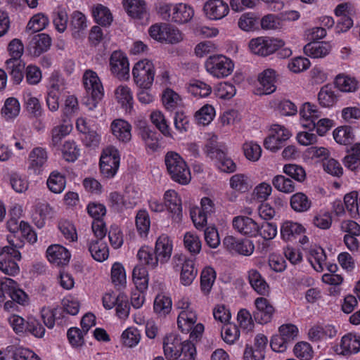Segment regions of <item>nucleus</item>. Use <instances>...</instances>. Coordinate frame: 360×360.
I'll return each mask as SVG.
<instances>
[{"instance_id": "1", "label": "nucleus", "mask_w": 360, "mask_h": 360, "mask_svg": "<svg viewBox=\"0 0 360 360\" xmlns=\"http://www.w3.org/2000/svg\"><path fill=\"white\" fill-rule=\"evenodd\" d=\"M155 11L163 20L177 25L189 22L195 15L192 6L186 3L159 1L155 4Z\"/></svg>"}, {"instance_id": "2", "label": "nucleus", "mask_w": 360, "mask_h": 360, "mask_svg": "<svg viewBox=\"0 0 360 360\" xmlns=\"http://www.w3.org/2000/svg\"><path fill=\"white\" fill-rule=\"evenodd\" d=\"M83 84L86 95L82 98V104L89 111L94 110L104 96V88L97 73L87 70L83 75Z\"/></svg>"}, {"instance_id": "3", "label": "nucleus", "mask_w": 360, "mask_h": 360, "mask_svg": "<svg viewBox=\"0 0 360 360\" xmlns=\"http://www.w3.org/2000/svg\"><path fill=\"white\" fill-rule=\"evenodd\" d=\"M167 172L171 179L181 185H187L191 180L190 168L185 160L176 152L169 151L165 156Z\"/></svg>"}, {"instance_id": "4", "label": "nucleus", "mask_w": 360, "mask_h": 360, "mask_svg": "<svg viewBox=\"0 0 360 360\" xmlns=\"http://www.w3.org/2000/svg\"><path fill=\"white\" fill-rule=\"evenodd\" d=\"M206 71L213 77L224 79L231 75L235 68L233 61L222 54L210 56L205 63Z\"/></svg>"}, {"instance_id": "5", "label": "nucleus", "mask_w": 360, "mask_h": 360, "mask_svg": "<svg viewBox=\"0 0 360 360\" xmlns=\"http://www.w3.org/2000/svg\"><path fill=\"white\" fill-rule=\"evenodd\" d=\"M155 75L153 63L143 59L135 63L132 68L134 83L141 89H148L152 85Z\"/></svg>"}, {"instance_id": "6", "label": "nucleus", "mask_w": 360, "mask_h": 360, "mask_svg": "<svg viewBox=\"0 0 360 360\" xmlns=\"http://www.w3.org/2000/svg\"><path fill=\"white\" fill-rule=\"evenodd\" d=\"M120 153L114 146L103 149L100 158V169L102 175L111 179L117 174L120 166Z\"/></svg>"}, {"instance_id": "7", "label": "nucleus", "mask_w": 360, "mask_h": 360, "mask_svg": "<svg viewBox=\"0 0 360 360\" xmlns=\"http://www.w3.org/2000/svg\"><path fill=\"white\" fill-rule=\"evenodd\" d=\"M205 150L207 155L211 159L214 160L215 165L220 171L226 173H232L236 171V165L234 162L217 143L210 141L206 144Z\"/></svg>"}, {"instance_id": "8", "label": "nucleus", "mask_w": 360, "mask_h": 360, "mask_svg": "<svg viewBox=\"0 0 360 360\" xmlns=\"http://www.w3.org/2000/svg\"><path fill=\"white\" fill-rule=\"evenodd\" d=\"M138 199L139 193L132 187H127L124 195L113 191L110 193L108 196L109 205L117 210L134 207L136 205Z\"/></svg>"}, {"instance_id": "9", "label": "nucleus", "mask_w": 360, "mask_h": 360, "mask_svg": "<svg viewBox=\"0 0 360 360\" xmlns=\"http://www.w3.org/2000/svg\"><path fill=\"white\" fill-rule=\"evenodd\" d=\"M283 44V41L280 39L258 37L250 41L249 49L254 54L266 56L275 52Z\"/></svg>"}, {"instance_id": "10", "label": "nucleus", "mask_w": 360, "mask_h": 360, "mask_svg": "<svg viewBox=\"0 0 360 360\" xmlns=\"http://www.w3.org/2000/svg\"><path fill=\"white\" fill-rule=\"evenodd\" d=\"M110 70L119 79L129 77V63L127 56L120 51H115L110 57Z\"/></svg>"}, {"instance_id": "11", "label": "nucleus", "mask_w": 360, "mask_h": 360, "mask_svg": "<svg viewBox=\"0 0 360 360\" xmlns=\"http://www.w3.org/2000/svg\"><path fill=\"white\" fill-rule=\"evenodd\" d=\"M223 245L232 253L243 256L251 255L255 250L253 242L246 238H238L233 236H227L223 239Z\"/></svg>"}, {"instance_id": "12", "label": "nucleus", "mask_w": 360, "mask_h": 360, "mask_svg": "<svg viewBox=\"0 0 360 360\" xmlns=\"http://www.w3.org/2000/svg\"><path fill=\"white\" fill-rule=\"evenodd\" d=\"M165 208L170 212L172 219L179 223L182 219V202L178 193L174 190L165 191L163 196Z\"/></svg>"}, {"instance_id": "13", "label": "nucleus", "mask_w": 360, "mask_h": 360, "mask_svg": "<svg viewBox=\"0 0 360 360\" xmlns=\"http://www.w3.org/2000/svg\"><path fill=\"white\" fill-rule=\"evenodd\" d=\"M300 123L309 130L315 129V122L321 117V111L315 104L307 102L300 109Z\"/></svg>"}, {"instance_id": "14", "label": "nucleus", "mask_w": 360, "mask_h": 360, "mask_svg": "<svg viewBox=\"0 0 360 360\" xmlns=\"http://www.w3.org/2000/svg\"><path fill=\"white\" fill-rule=\"evenodd\" d=\"M205 16L210 20H219L229 13V6L223 0H207L203 5Z\"/></svg>"}, {"instance_id": "15", "label": "nucleus", "mask_w": 360, "mask_h": 360, "mask_svg": "<svg viewBox=\"0 0 360 360\" xmlns=\"http://www.w3.org/2000/svg\"><path fill=\"white\" fill-rule=\"evenodd\" d=\"M0 292L18 304H24L27 301V295L12 278H3L0 280Z\"/></svg>"}, {"instance_id": "16", "label": "nucleus", "mask_w": 360, "mask_h": 360, "mask_svg": "<svg viewBox=\"0 0 360 360\" xmlns=\"http://www.w3.org/2000/svg\"><path fill=\"white\" fill-rule=\"evenodd\" d=\"M255 310L253 316L255 321L260 324H265L271 321L275 309L270 302L264 297H259L255 300Z\"/></svg>"}, {"instance_id": "17", "label": "nucleus", "mask_w": 360, "mask_h": 360, "mask_svg": "<svg viewBox=\"0 0 360 360\" xmlns=\"http://www.w3.org/2000/svg\"><path fill=\"white\" fill-rule=\"evenodd\" d=\"M232 225L237 232L243 236L256 237L259 234V224L249 217H235L232 220Z\"/></svg>"}, {"instance_id": "18", "label": "nucleus", "mask_w": 360, "mask_h": 360, "mask_svg": "<svg viewBox=\"0 0 360 360\" xmlns=\"http://www.w3.org/2000/svg\"><path fill=\"white\" fill-rule=\"evenodd\" d=\"M48 158L45 148H34L28 155V169L34 174H40L46 165Z\"/></svg>"}, {"instance_id": "19", "label": "nucleus", "mask_w": 360, "mask_h": 360, "mask_svg": "<svg viewBox=\"0 0 360 360\" xmlns=\"http://www.w3.org/2000/svg\"><path fill=\"white\" fill-rule=\"evenodd\" d=\"M71 254L65 247L54 244L50 245L46 250L48 261L56 266L67 265L70 259Z\"/></svg>"}, {"instance_id": "20", "label": "nucleus", "mask_w": 360, "mask_h": 360, "mask_svg": "<svg viewBox=\"0 0 360 360\" xmlns=\"http://www.w3.org/2000/svg\"><path fill=\"white\" fill-rule=\"evenodd\" d=\"M173 251V241L167 234H161L156 240L155 254L161 264L167 263L171 258Z\"/></svg>"}, {"instance_id": "21", "label": "nucleus", "mask_w": 360, "mask_h": 360, "mask_svg": "<svg viewBox=\"0 0 360 360\" xmlns=\"http://www.w3.org/2000/svg\"><path fill=\"white\" fill-rule=\"evenodd\" d=\"M338 354L349 356L360 352V336L354 333H347L340 340V347L336 349Z\"/></svg>"}, {"instance_id": "22", "label": "nucleus", "mask_w": 360, "mask_h": 360, "mask_svg": "<svg viewBox=\"0 0 360 360\" xmlns=\"http://www.w3.org/2000/svg\"><path fill=\"white\" fill-rule=\"evenodd\" d=\"M51 45V38L45 33L34 35L30 40L27 49L34 56H39L47 51Z\"/></svg>"}, {"instance_id": "23", "label": "nucleus", "mask_w": 360, "mask_h": 360, "mask_svg": "<svg viewBox=\"0 0 360 360\" xmlns=\"http://www.w3.org/2000/svg\"><path fill=\"white\" fill-rule=\"evenodd\" d=\"M258 94H270L276 90V72L272 69L264 70L258 77Z\"/></svg>"}, {"instance_id": "24", "label": "nucleus", "mask_w": 360, "mask_h": 360, "mask_svg": "<svg viewBox=\"0 0 360 360\" xmlns=\"http://www.w3.org/2000/svg\"><path fill=\"white\" fill-rule=\"evenodd\" d=\"M335 86L341 92L353 93L359 89L358 79L346 73H339L334 79Z\"/></svg>"}, {"instance_id": "25", "label": "nucleus", "mask_w": 360, "mask_h": 360, "mask_svg": "<svg viewBox=\"0 0 360 360\" xmlns=\"http://www.w3.org/2000/svg\"><path fill=\"white\" fill-rule=\"evenodd\" d=\"M113 136L120 141L127 143L131 139V126L123 119H116L110 124Z\"/></svg>"}, {"instance_id": "26", "label": "nucleus", "mask_w": 360, "mask_h": 360, "mask_svg": "<svg viewBox=\"0 0 360 360\" xmlns=\"http://www.w3.org/2000/svg\"><path fill=\"white\" fill-rule=\"evenodd\" d=\"M181 342L175 334L167 335L163 341L164 354L168 360H174L180 356Z\"/></svg>"}, {"instance_id": "27", "label": "nucleus", "mask_w": 360, "mask_h": 360, "mask_svg": "<svg viewBox=\"0 0 360 360\" xmlns=\"http://www.w3.org/2000/svg\"><path fill=\"white\" fill-rule=\"evenodd\" d=\"M332 49L329 43L325 41L309 42L304 46V53L313 58H324L328 56Z\"/></svg>"}, {"instance_id": "28", "label": "nucleus", "mask_w": 360, "mask_h": 360, "mask_svg": "<svg viewBox=\"0 0 360 360\" xmlns=\"http://www.w3.org/2000/svg\"><path fill=\"white\" fill-rule=\"evenodd\" d=\"M248 278L251 287L257 293L262 296H266L269 294V285L257 270H249Z\"/></svg>"}, {"instance_id": "29", "label": "nucleus", "mask_w": 360, "mask_h": 360, "mask_svg": "<svg viewBox=\"0 0 360 360\" xmlns=\"http://www.w3.org/2000/svg\"><path fill=\"white\" fill-rule=\"evenodd\" d=\"M115 97L118 103L127 112L133 108V94L131 89L127 85H120L115 90Z\"/></svg>"}, {"instance_id": "30", "label": "nucleus", "mask_w": 360, "mask_h": 360, "mask_svg": "<svg viewBox=\"0 0 360 360\" xmlns=\"http://www.w3.org/2000/svg\"><path fill=\"white\" fill-rule=\"evenodd\" d=\"M304 231L305 229L301 224L292 221H285L281 226V238L286 241L292 240Z\"/></svg>"}, {"instance_id": "31", "label": "nucleus", "mask_w": 360, "mask_h": 360, "mask_svg": "<svg viewBox=\"0 0 360 360\" xmlns=\"http://www.w3.org/2000/svg\"><path fill=\"white\" fill-rule=\"evenodd\" d=\"M89 250L92 257L98 262H103L109 256L107 243L101 238L91 240L89 244Z\"/></svg>"}, {"instance_id": "32", "label": "nucleus", "mask_w": 360, "mask_h": 360, "mask_svg": "<svg viewBox=\"0 0 360 360\" xmlns=\"http://www.w3.org/2000/svg\"><path fill=\"white\" fill-rule=\"evenodd\" d=\"M123 5L128 15L133 18L142 19L147 15L143 0H124Z\"/></svg>"}, {"instance_id": "33", "label": "nucleus", "mask_w": 360, "mask_h": 360, "mask_svg": "<svg viewBox=\"0 0 360 360\" xmlns=\"http://www.w3.org/2000/svg\"><path fill=\"white\" fill-rule=\"evenodd\" d=\"M198 274L195 269L194 261L190 259H184L180 274V281L185 286L190 285Z\"/></svg>"}, {"instance_id": "34", "label": "nucleus", "mask_w": 360, "mask_h": 360, "mask_svg": "<svg viewBox=\"0 0 360 360\" xmlns=\"http://www.w3.org/2000/svg\"><path fill=\"white\" fill-rule=\"evenodd\" d=\"M52 208L47 202H38L36 204L32 213V219L39 228L44 226L45 220L51 215Z\"/></svg>"}, {"instance_id": "35", "label": "nucleus", "mask_w": 360, "mask_h": 360, "mask_svg": "<svg viewBox=\"0 0 360 360\" xmlns=\"http://www.w3.org/2000/svg\"><path fill=\"white\" fill-rule=\"evenodd\" d=\"M318 101L322 107L331 108L336 104L338 96L331 86L325 85L318 94Z\"/></svg>"}, {"instance_id": "36", "label": "nucleus", "mask_w": 360, "mask_h": 360, "mask_svg": "<svg viewBox=\"0 0 360 360\" xmlns=\"http://www.w3.org/2000/svg\"><path fill=\"white\" fill-rule=\"evenodd\" d=\"M92 15L95 21L103 26L110 25L112 21V15L110 10L102 4H97L92 8Z\"/></svg>"}, {"instance_id": "37", "label": "nucleus", "mask_w": 360, "mask_h": 360, "mask_svg": "<svg viewBox=\"0 0 360 360\" xmlns=\"http://www.w3.org/2000/svg\"><path fill=\"white\" fill-rule=\"evenodd\" d=\"M132 279L138 290H146L148 285V274L146 268L141 264L136 265L133 269Z\"/></svg>"}, {"instance_id": "38", "label": "nucleus", "mask_w": 360, "mask_h": 360, "mask_svg": "<svg viewBox=\"0 0 360 360\" xmlns=\"http://www.w3.org/2000/svg\"><path fill=\"white\" fill-rule=\"evenodd\" d=\"M326 259L325 252L321 248H314L310 250L308 260L316 271L321 272L323 270L326 266Z\"/></svg>"}, {"instance_id": "39", "label": "nucleus", "mask_w": 360, "mask_h": 360, "mask_svg": "<svg viewBox=\"0 0 360 360\" xmlns=\"http://www.w3.org/2000/svg\"><path fill=\"white\" fill-rule=\"evenodd\" d=\"M172 299L162 293L158 294L154 300L153 309L159 316H166L172 309Z\"/></svg>"}, {"instance_id": "40", "label": "nucleus", "mask_w": 360, "mask_h": 360, "mask_svg": "<svg viewBox=\"0 0 360 360\" xmlns=\"http://www.w3.org/2000/svg\"><path fill=\"white\" fill-rule=\"evenodd\" d=\"M7 240L10 246H0V256L3 253L9 254L17 260L21 259V254L18 249L24 246V243L19 238H15V236H8Z\"/></svg>"}, {"instance_id": "41", "label": "nucleus", "mask_w": 360, "mask_h": 360, "mask_svg": "<svg viewBox=\"0 0 360 360\" xmlns=\"http://www.w3.org/2000/svg\"><path fill=\"white\" fill-rule=\"evenodd\" d=\"M49 189L54 193H62L66 184V180L64 175L57 171L52 172L46 181Z\"/></svg>"}, {"instance_id": "42", "label": "nucleus", "mask_w": 360, "mask_h": 360, "mask_svg": "<svg viewBox=\"0 0 360 360\" xmlns=\"http://www.w3.org/2000/svg\"><path fill=\"white\" fill-rule=\"evenodd\" d=\"M188 93L194 96L207 97L212 92L211 86L200 80H191L186 84Z\"/></svg>"}, {"instance_id": "43", "label": "nucleus", "mask_w": 360, "mask_h": 360, "mask_svg": "<svg viewBox=\"0 0 360 360\" xmlns=\"http://www.w3.org/2000/svg\"><path fill=\"white\" fill-rule=\"evenodd\" d=\"M23 101L27 112L35 117L41 116L42 108L39 99L30 91L23 93Z\"/></svg>"}, {"instance_id": "44", "label": "nucleus", "mask_w": 360, "mask_h": 360, "mask_svg": "<svg viewBox=\"0 0 360 360\" xmlns=\"http://www.w3.org/2000/svg\"><path fill=\"white\" fill-rule=\"evenodd\" d=\"M20 111V105L18 100L14 97L8 98L1 108V115L6 120L16 117Z\"/></svg>"}, {"instance_id": "45", "label": "nucleus", "mask_w": 360, "mask_h": 360, "mask_svg": "<svg viewBox=\"0 0 360 360\" xmlns=\"http://www.w3.org/2000/svg\"><path fill=\"white\" fill-rule=\"evenodd\" d=\"M49 23V18L43 13L34 15L28 21L26 30L31 32H37L45 29Z\"/></svg>"}, {"instance_id": "46", "label": "nucleus", "mask_w": 360, "mask_h": 360, "mask_svg": "<svg viewBox=\"0 0 360 360\" xmlns=\"http://www.w3.org/2000/svg\"><path fill=\"white\" fill-rule=\"evenodd\" d=\"M15 260V259L9 254L0 257V271L11 276L17 275L20 272V267Z\"/></svg>"}, {"instance_id": "47", "label": "nucleus", "mask_w": 360, "mask_h": 360, "mask_svg": "<svg viewBox=\"0 0 360 360\" xmlns=\"http://www.w3.org/2000/svg\"><path fill=\"white\" fill-rule=\"evenodd\" d=\"M87 27L86 18L85 15L79 11H75L72 15L71 27L72 35L75 38H79L83 34V31Z\"/></svg>"}, {"instance_id": "48", "label": "nucleus", "mask_w": 360, "mask_h": 360, "mask_svg": "<svg viewBox=\"0 0 360 360\" xmlns=\"http://www.w3.org/2000/svg\"><path fill=\"white\" fill-rule=\"evenodd\" d=\"M238 25L243 31H255L259 29V19L255 13L248 12L240 17Z\"/></svg>"}, {"instance_id": "49", "label": "nucleus", "mask_w": 360, "mask_h": 360, "mask_svg": "<svg viewBox=\"0 0 360 360\" xmlns=\"http://www.w3.org/2000/svg\"><path fill=\"white\" fill-rule=\"evenodd\" d=\"M136 228L141 237L146 238L150 227V220L146 210H139L135 219Z\"/></svg>"}, {"instance_id": "50", "label": "nucleus", "mask_w": 360, "mask_h": 360, "mask_svg": "<svg viewBox=\"0 0 360 360\" xmlns=\"http://www.w3.org/2000/svg\"><path fill=\"white\" fill-rule=\"evenodd\" d=\"M229 185L232 189L240 193H245L251 187L248 176L241 173L233 175L230 178Z\"/></svg>"}, {"instance_id": "51", "label": "nucleus", "mask_w": 360, "mask_h": 360, "mask_svg": "<svg viewBox=\"0 0 360 360\" xmlns=\"http://www.w3.org/2000/svg\"><path fill=\"white\" fill-rule=\"evenodd\" d=\"M197 321L196 312L179 313L177 318L178 328L182 333H189Z\"/></svg>"}, {"instance_id": "52", "label": "nucleus", "mask_w": 360, "mask_h": 360, "mask_svg": "<svg viewBox=\"0 0 360 360\" xmlns=\"http://www.w3.org/2000/svg\"><path fill=\"white\" fill-rule=\"evenodd\" d=\"M215 279L216 272L212 267L203 269L200 275V288L204 294L207 295L210 292Z\"/></svg>"}, {"instance_id": "53", "label": "nucleus", "mask_w": 360, "mask_h": 360, "mask_svg": "<svg viewBox=\"0 0 360 360\" xmlns=\"http://www.w3.org/2000/svg\"><path fill=\"white\" fill-rule=\"evenodd\" d=\"M162 101L167 110L172 111L181 105V98L176 92L167 88L162 92Z\"/></svg>"}, {"instance_id": "54", "label": "nucleus", "mask_w": 360, "mask_h": 360, "mask_svg": "<svg viewBox=\"0 0 360 360\" xmlns=\"http://www.w3.org/2000/svg\"><path fill=\"white\" fill-rule=\"evenodd\" d=\"M261 28L266 31L280 30L283 26V22L280 15L267 14L259 20Z\"/></svg>"}, {"instance_id": "55", "label": "nucleus", "mask_w": 360, "mask_h": 360, "mask_svg": "<svg viewBox=\"0 0 360 360\" xmlns=\"http://www.w3.org/2000/svg\"><path fill=\"white\" fill-rule=\"evenodd\" d=\"M152 123L165 136L171 137L169 127L164 114L158 110H154L150 115Z\"/></svg>"}, {"instance_id": "56", "label": "nucleus", "mask_w": 360, "mask_h": 360, "mask_svg": "<svg viewBox=\"0 0 360 360\" xmlns=\"http://www.w3.org/2000/svg\"><path fill=\"white\" fill-rule=\"evenodd\" d=\"M290 206L296 212H306L311 207V201L303 193H296L290 198Z\"/></svg>"}, {"instance_id": "57", "label": "nucleus", "mask_w": 360, "mask_h": 360, "mask_svg": "<svg viewBox=\"0 0 360 360\" xmlns=\"http://www.w3.org/2000/svg\"><path fill=\"white\" fill-rule=\"evenodd\" d=\"M243 150L245 158L250 161L257 162L261 158L262 148L255 141H245L243 145Z\"/></svg>"}, {"instance_id": "58", "label": "nucleus", "mask_w": 360, "mask_h": 360, "mask_svg": "<svg viewBox=\"0 0 360 360\" xmlns=\"http://www.w3.org/2000/svg\"><path fill=\"white\" fill-rule=\"evenodd\" d=\"M8 50L11 58L6 60V65H14L13 63H18L24 51V46L21 41L18 39H13L8 44Z\"/></svg>"}, {"instance_id": "59", "label": "nucleus", "mask_w": 360, "mask_h": 360, "mask_svg": "<svg viewBox=\"0 0 360 360\" xmlns=\"http://www.w3.org/2000/svg\"><path fill=\"white\" fill-rule=\"evenodd\" d=\"M333 138L340 144L348 145L353 142L354 135L351 127H340L334 130Z\"/></svg>"}, {"instance_id": "60", "label": "nucleus", "mask_w": 360, "mask_h": 360, "mask_svg": "<svg viewBox=\"0 0 360 360\" xmlns=\"http://www.w3.org/2000/svg\"><path fill=\"white\" fill-rule=\"evenodd\" d=\"M215 117L214 108L209 104L203 105L195 114V118L199 124L207 125Z\"/></svg>"}, {"instance_id": "61", "label": "nucleus", "mask_w": 360, "mask_h": 360, "mask_svg": "<svg viewBox=\"0 0 360 360\" xmlns=\"http://www.w3.org/2000/svg\"><path fill=\"white\" fill-rule=\"evenodd\" d=\"M184 244L186 249L193 255H197L201 250V240L194 233L186 232L184 234Z\"/></svg>"}, {"instance_id": "62", "label": "nucleus", "mask_w": 360, "mask_h": 360, "mask_svg": "<svg viewBox=\"0 0 360 360\" xmlns=\"http://www.w3.org/2000/svg\"><path fill=\"white\" fill-rule=\"evenodd\" d=\"M121 338L124 345L128 347H134L140 342L141 334L137 328L129 327L122 332Z\"/></svg>"}, {"instance_id": "63", "label": "nucleus", "mask_w": 360, "mask_h": 360, "mask_svg": "<svg viewBox=\"0 0 360 360\" xmlns=\"http://www.w3.org/2000/svg\"><path fill=\"white\" fill-rule=\"evenodd\" d=\"M111 279L115 286H124L127 276L124 266L120 262H115L111 267Z\"/></svg>"}, {"instance_id": "64", "label": "nucleus", "mask_w": 360, "mask_h": 360, "mask_svg": "<svg viewBox=\"0 0 360 360\" xmlns=\"http://www.w3.org/2000/svg\"><path fill=\"white\" fill-rule=\"evenodd\" d=\"M214 93L219 98L230 99L236 94L235 86L228 82L219 83L214 89Z\"/></svg>"}]
</instances>
